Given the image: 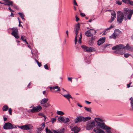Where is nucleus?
Returning <instances> with one entry per match:
<instances>
[{
  "label": "nucleus",
  "mask_w": 133,
  "mask_h": 133,
  "mask_svg": "<svg viewBox=\"0 0 133 133\" xmlns=\"http://www.w3.org/2000/svg\"><path fill=\"white\" fill-rule=\"evenodd\" d=\"M113 50H115V53L123 55L124 53L122 50L124 49L126 50H129L131 51H133V45L130 46L128 44L125 46L122 44L117 45L112 48Z\"/></svg>",
  "instance_id": "nucleus-1"
},
{
  "label": "nucleus",
  "mask_w": 133,
  "mask_h": 133,
  "mask_svg": "<svg viewBox=\"0 0 133 133\" xmlns=\"http://www.w3.org/2000/svg\"><path fill=\"white\" fill-rule=\"evenodd\" d=\"M96 125L98 127L95 128L94 129V131L96 133H105V131H104L99 128L98 127L103 129H108L107 128V126L102 122L98 123V124H97Z\"/></svg>",
  "instance_id": "nucleus-2"
},
{
  "label": "nucleus",
  "mask_w": 133,
  "mask_h": 133,
  "mask_svg": "<svg viewBox=\"0 0 133 133\" xmlns=\"http://www.w3.org/2000/svg\"><path fill=\"white\" fill-rule=\"evenodd\" d=\"M96 125L98 127L95 128L94 129V131L96 133H105V131H104L99 128L98 127L103 129H108L107 128V126L102 122L98 123V124H97Z\"/></svg>",
  "instance_id": "nucleus-3"
},
{
  "label": "nucleus",
  "mask_w": 133,
  "mask_h": 133,
  "mask_svg": "<svg viewBox=\"0 0 133 133\" xmlns=\"http://www.w3.org/2000/svg\"><path fill=\"white\" fill-rule=\"evenodd\" d=\"M95 121L93 120H91L87 123L86 129L88 130H90L93 128L95 126Z\"/></svg>",
  "instance_id": "nucleus-4"
},
{
  "label": "nucleus",
  "mask_w": 133,
  "mask_h": 133,
  "mask_svg": "<svg viewBox=\"0 0 133 133\" xmlns=\"http://www.w3.org/2000/svg\"><path fill=\"white\" fill-rule=\"evenodd\" d=\"M80 24L79 23H78L76 25V27L74 28V32L76 34V36L75 37V44H76V43L77 41V35L78 33V32L80 29Z\"/></svg>",
  "instance_id": "nucleus-5"
},
{
  "label": "nucleus",
  "mask_w": 133,
  "mask_h": 133,
  "mask_svg": "<svg viewBox=\"0 0 133 133\" xmlns=\"http://www.w3.org/2000/svg\"><path fill=\"white\" fill-rule=\"evenodd\" d=\"M16 128L15 125H13L12 124L9 122L5 123L3 126V128L4 129H12Z\"/></svg>",
  "instance_id": "nucleus-6"
},
{
  "label": "nucleus",
  "mask_w": 133,
  "mask_h": 133,
  "mask_svg": "<svg viewBox=\"0 0 133 133\" xmlns=\"http://www.w3.org/2000/svg\"><path fill=\"white\" fill-rule=\"evenodd\" d=\"M18 127L23 130H31L33 126L31 124H27L23 125L18 126Z\"/></svg>",
  "instance_id": "nucleus-7"
},
{
  "label": "nucleus",
  "mask_w": 133,
  "mask_h": 133,
  "mask_svg": "<svg viewBox=\"0 0 133 133\" xmlns=\"http://www.w3.org/2000/svg\"><path fill=\"white\" fill-rule=\"evenodd\" d=\"M81 48L83 49L84 51L90 52L95 51V49L92 47H88L85 45H82Z\"/></svg>",
  "instance_id": "nucleus-8"
},
{
  "label": "nucleus",
  "mask_w": 133,
  "mask_h": 133,
  "mask_svg": "<svg viewBox=\"0 0 133 133\" xmlns=\"http://www.w3.org/2000/svg\"><path fill=\"white\" fill-rule=\"evenodd\" d=\"M96 32V30L93 29H90L86 32L85 34L87 37H89L93 36Z\"/></svg>",
  "instance_id": "nucleus-9"
},
{
  "label": "nucleus",
  "mask_w": 133,
  "mask_h": 133,
  "mask_svg": "<svg viewBox=\"0 0 133 133\" xmlns=\"http://www.w3.org/2000/svg\"><path fill=\"white\" fill-rule=\"evenodd\" d=\"M124 13L127 17H131L133 13V10L130 9L126 8L124 9Z\"/></svg>",
  "instance_id": "nucleus-10"
},
{
  "label": "nucleus",
  "mask_w": 133,
  "mask_h": 133,
  "mask_svg": "<svg viewBox=\"0 0 133 133\" xmlns=\"http://www.w3.org/2000/svg\"><path fill=\"white\" fill-rule=\"evenodd\" d=\"M42 109V107L40 105H38L34 107L30 110V112L32 113L37 112L40 111Z\"/></svg>",
  "instance_id": "nucleus-11"
},
{
  "label": "nucleus",
  "mask_w": 133,
  "mask_h": 133,
  "mask_svg": "<svg viewBox=\"0 0 133 133\" xmlns=\"http://www.w3.org/2000/svg\"><path fill=\"white\" fill-rule=\"evenodd\" d=\"M70 128L71 131H74L72 132V133H77L81 129L80 128L77 126H75L73 127L70 126Z\"/></svg>",
  "instance_id": "nucleus-12"
},
{
  "label": "nucleus",
  "mask_w": 133,
  "mask_h": 133,
  "mask_svg": "<svg viewBox=\"0 0 133 133\" xmlns=\"http://www.w3.org/2000/svg\"><path fill=\"white\" fill-rule=\"evenodd\" d=\"M11 34L12 36L17 39H18L19 38V37L18 35V31L17 28H16L14 30H13Z\"/></svg>",
  "instance_id": "nucleus-13"
},
{
  "label": "nucleus",
  "mask_w": 133,
  "mask_h": 133,
  "mask_svg": "<svg viewBox=\"0 0 133 133\" xmlns=\"http://www.w3.org/2000/svg\"><path fill=\"white\" fill-rule=\"evenodd\" d=\"M105 40V37L101 38L99 39L97 41V45H100L101 44L104 43Z\"/></svg>",
  "instance_id": "nucleus-14"
},
{
  "label": "nucleus",
  "mask_w": 133,
  "mask_h": 133,
  "mask_svg": "<svg viewBox=\"0 0 133 133\" xmlns=\"http://www.w3.org/2000/svg\"><path fill=\"white\" fill-rule=\"evenodd\" d=\"M74 121L76 123L83 121V117L81 116L77 117L75 119Z\"/></svg>",
  "instance_id": "nucleus-15"
},
{
  "label": "nucleus",
  "mask_w": 133,
  "mask_h": 133,
  "mask_svg": "<svg viewBox=\"0 0 133 133\" xmlns=\"http://www.w3.org/2000/svg\"><path fill=\"white\" fill-rule=\"evenodd\" d=\"M114 27V26L113 25H111L109 27L105 29V30L103 31L102 33L103 34L102 35H105L107 33V30H109L111 28H113Z\"/></svg>",
  "instance_id": "nucleus-16"
},
{
  "label": "nucleus",
  "mask_w": 133,
  "mask_h": 133,
  "mask_svg": "<svg viewBox=\"0 0 133 133\" xmlns=\"http://www.w3.org/2000/svg\"><path fill=\"white\" fill-rule=\"evenodd\" d=\"M45 124L44 123H42L40 127L38 128V130L39 131H41L43 129L45 126Z\"/></svg>",
  "instance_id": "nucleus-17"
},
{
  "label": "nucleus",
  "mask_w": 133,
  "mask_h": 133,
  "mask_svg": "<svg viewBox=\"0 0 133 133\" xmlns=\"http://www.w3.org/2000/svg\"><path fill=\"white\" fill-rule=\"evenodd\" d=\"M48 100V98H44L41 100L40 102L41 104H42V105H43V104L46 103L47 102Z\"/></svg>",
  "instance_id": "nucleus-18"
},
{
  "label": "nucleus",
  "mask_w": 133,
  "mask_h": 133,
  "mask_svg": "<svg viewBox=\"0 0 133 133\" xmlns=\"http://www.w3.org/2000/svg\"><path fill=\"white\" fill-rule=\"evenodd\" d=\"M5 2L7 3H5V4L6 5L9 6L10 5H12L13 4V2L10 1L9 0H5Z\"/></svg>",
  "instance_id": "nucleus-19"
},
{
  "label": "nucleus",
  "mask_w": 133,
  "mask_h": 133,
  "mask_svg": "<svg viewBox=\"0 0 133 133\" xmlns=\"http://www.w3.org/2000/svg\"><path fill=\"white\" fill-rule=\"evenodd\" d=\"M124 19V17H117V22L118 23H121Z\"/></svg>",
  "instance_id": "nucleus-20"
},
{
  "label": "nucleus",
  "mask_w": 133,
  "mask_h": 133,
  "mask_svg": "<svg viewBox=\"0 0 133 133\" xmlns=\"http://www.w3.org/2000/svg\"><path fill=\"white\" fill-rule=\"evenodd\" d=\"M58 120L60 122H64V118L63 117L60 116L58 118Z\"/></svg>",
  "instance_id": "nucleus-21"
},
{
  "label": "nucleus",
  "mask_w": 133,
  "mask_h": 133,
  "mask_svg": "<svg viewBox=\"0 0 133 133\" xmlns=\"http://www.w3.org/2000/svg\"><path fill=\"white\" fill-rule=\"evenodd\" d=\"M61 94L62 95V94ZM63 96L68 99H69L70 98H72V97L69 94L66 95H63Z\"/></svg>",
  "instance_id": "nucleus-22"
},
{
  "label": "nucleus",
  "mask_w": 133,
  "mask_h": 133,
  "mask_svg": "<svg viewBox=\"0 0 133 133\" xmlns=\"http://www.w3.org/2000/svg\"><path fill=\"white\" fill-rule=\"evenodd\" d=\"M130 104L131 108L130 110H133V97H131L130 99Z\"/></svg>",
  "instance_id": "nucleus-23"
},
{
  "label": "nucleus",
  "mask_w": 133,
  "mask_h": 133,
  "mask_svg": "<svg viewBox=\"0 0 133 133\" xmlns=\"http://www.w3.org/2000/svg\"><path fill=\"white\" fill-rule=\"evenodd\" d=\"M117 36L116 33L114 32L112 35L110 36L109 38L110 39H115L116 38Z\"/></svg>",
  "instance_id": "nucleus-24"
},
{
  "label": "nucleus",
  "mask_w": 133,
  "mask_h": 133,
  "mask_svg": "<svg viewBox=\"0 0 133 133\" xmlns=\"http://www.w3.org/2000/svg\"><path fill=\"white\" fill-rule=\"evenodd\" d=\"M117 17H124L123 13L121 11H118L117 12Z\"/></svg>",
  "instance_id": "nucleus-25"
},
{
  "label": "nucleus",
  "mask_w": 133,
  "mask_h": 133,
  "mask_svg": "<svg viewBox=\"0 0 133 133\" xmlns=\"http://www.w3.org/2000/svg\"><path fill=\"white\" fill-rule=\"evenodd\" d=\"M95 121L98 124V123H100L102 122V120L99 118H95Z\"/></svg>",
  "instance_id": "nucleus-26"
},
{
  "label": "nucleus",
  "mask_w": 133,
  "mask_h": 133,
  "mask_svg": "<svg viewBox=\"0 0 133 133\" xmlns=\"http://www.w3.org/2000/svg\"><path fill=\"white\" fill-rule=\"evenodd\" d=\"M91 119V117H87L84 118L83 117V122H85Z\"/></svg>",
  "instance_id": "nucleus-27"
},
{
  "label": "nucleus",
  "mask_w": 133,
  "mask_h": 133,
  "mask_svg": "<svg viewBox=\"0 0 133 133\" xmlns=\"http://www.w3.org/2000/svg\"><path fill=\"white\" fill-rule=\"evenodd\" d=\"M2 109L3 111H6L8 110L9 107L7 105H5L3 107Z\"/></svg>",
  "instance_id": "nucleus-28"
},
{
  "label": "nucleus",
  "mask_w": 133,
  "mask_h": 133,
  "mask_svg": "<svg viewBox=\"0 0 133 133\" xmlns=\"http://www.w3.org/2000/svg\"><path fill=\"white\" fill-rule=\"evenodd\" d=\"M56 89H57L56 90V91H60L61 90L60 88L58 86L53 87V90H55Z\"/></svg>",
  "instance_id": "nucleus-29"
},
{
  "label": "nucleus",
  "mask_w": 133,
  "mask_h": 133,
  "mask_svg": "<svg viewBox=\"0 0 133 133\" xmlns=\"http://www.w3.org/2000/svg\"><path fill=\"white\" fill-rule=\"evenodd\" d=\"M57 114L58 115L61 116H63L64 114V113L63 112L59 111H57Z\"/></svg>",
  "instance_id": "nucleus-30"
},
{
  "label": "nucleus",
  "mask_w": 133,
  "mask_h": 133,
  "mask_svg": "<svg viewBox=\"0 0 133 133\" xmlns=\"http://www.w3.org/2000/svg\"><path fill=\"white\" fill-rule=\"evenodd\" d=\"M45 131L46 133H53L47 127L45 128Z\"/></svg>",
  "instance_id": "nucleus-31"
},
{
  "label": "nucleus",
  "mask_w": 133,
  "mask_h": 133,
  "mask_svg": "<svg viewBox=\"0 0 133 133\" xmlns=\"http://www.w3.org/2000/svg\"><path fill=\"white\" fill-rule=\"evenodd\" d=\"M50 106V105L48 103H45L42 105L43 107L47 108L49 107Z\"/></svg>",
  "instance_id": "nucleus-32"
},
{
  "label": "nucleus",
  "mask_w": 133,
  "mask_h": 133,
  "mask_svg": "<svg viewBox=\"0 0 133 133\" xmlns=\"http://www.w3.org/2000/svg\"><path fill=\"white\" fill-rule=\"evenodd\" d=\"M84 108L88 112H91V108H87L86 107H84Z\"/></svg>",
  "instance_id": "nucleus-33"
},
{
  "label": "nucleus",
  "mask_w": 133,
  "mask_h": 133,
  "mask_svg": "<svg viewBox=\"0 0 133 133\" xmlns=\"http://www.w3.org/2000/svg\"><path fill=\"white\" fill-rule=\"evenodd\" d=\"M80 36L79 37V39L78 43H81V39L82 37V34L81 33H80Z\"/></svg>",
  "instance_id": "nucleus-34"
},
{
  "label": "nucleus",
  "mask_w": 133,
  "mask_h": 133,
  "mask_svg": "<svg viewBox=\"0 0 133 133\" xmlns=\"http://www.w3.org/2000/svg\"><path fill=\"white\" fill-rule=\"evenodd\" d=\"M58 131L59 133H63L64 132V129L63 128L62 129H58Z\"/></svg>",
  "instance_id": "nucleus-35"
},
{
  "label": "nucleus",
  "mask_w": 133,
  "mask_h": 133,
  "mask_svg": "<svg viewBox=\"0 0 133 133\" xmlns=\"http://www.w3.org/2000/svg\"><path fill=\"white\" fill-rule=\"evenodd\" d=\"M111 15L112 17H116V13L114 11H111Z\"/></svg>",
  "instance_id": "nucleus-36"
},
{
  "label": "nucleus",
  "mask_w": 133,
  "mask_h": 133,
  "mask_svg": "<svg viewBox=\"0 0 133 133\" xmlns=\"http://www.w3.org/2000/svg\"><path fill=\"white\" fill-rule=\"evenodd\" d=\"M21 39L23 41H25L26 40V37L25 36H22L21 37Z\"/></svg>",
  "instance_id": "nucleus-37"
},
{
  "label": "nucleus",
  "mask_w": 133,
  "mask_h": 133,
  "mask_svg": "<svg viewBox=\"0 0 133 133\" xmlns=\"http://www.w3.org/2000/svg\"><path fill=\"white\" fill-rule=\"evenodd\" d=\"M128 88H129L133 86V82L130 83L129 84H127Z\"/></svg>",
  "instance_id": "nucleus-38"
},
{
  "label": "nucleus",
  "mask_w": 133,
  "mask_h": 133,
  "mask_svg": "<svg viewBox=\"0 0 133 133\" xmlns=\"http://www.w3.org/2000/svg\"><path fill=\"white\" fill-rule=\"evenodd\" d=\"M115 17H111L110 19L109 20L108 22L109 23H111L115 19Z\"/></svg>",
  "instance_id": "nucleus-39"
},
{
  "label": "nucleus",
  "mask_w": 133,
  "mask_h": 133,
  "mask_svg": "<svg viewBox=\"0 0 133 133\" xmlns=\"http://www.w3.org/2000/svg\"><path fill=\"white\" fill-rule=\"evenodd\" d=\"M131 55L129 53H126L124 55V56L125 58H127L128 57Z\"/></svg>",
  "instance_id": "nucleus-40"
},
{
  "label": "nucleus",
  "mask_w": 133,
  "mask_h": 133,
  "mask_svg": "<svg viewBox=\"0 0 133 133\" xmlns=\"http://www.w3.org/2000/svg\"><path fill=\"white\" fill-rule=\"evenodd\" d=\"M64 119V123H65L68 122L70 121V120L68 118H65Z\"/></svg>",
  "instance_id": "nucleus-41"
},
{
  "label": "nucleus",
  "mask_w": 133,
  "mask_h": 133,
  "mask_svg": "<svg viewBox=\"0 0 133 133\" xmlns=\"http://www.w3.org/2000/svg\"><path fill=\"white\" fill-rule=\"evenodd\" d=\"M130 0H122V2L128 4Z\"/></svg>",
  "instance_id": "nucleus-42"
},
{
  "label": "nucleus",
  "mask_w": 133,
  "mask_h": 133,
  "mask_svg": "<svg viewBox=\"0 0 133 133\" xmlns=\"http://www.w3.org/2000/svg\"><path fill=\"white\" fill-rule=\"evenodd\" d=\"M130 0H122V2L128 4Z\"/></svg>",
  "instance_id": "nucleus-43"
},
{
  "label": "nucleus",
  "mask_w": 133,
  "mask_h": 133,
  "mask_svg": "<svg viewBox=\"0 0 133 133\" xmlns=\"http://www.w3.org/2000/svg\"><path fill=\"white\" fill-rule=\"evenodd\" d=\"M51 119V121L52 122V123H53L54 122H55L56 121V118H52Z\"/></svg>",
  "instance_id": "nucleus-44"
},
{
  "label": "nucleus",
  "mask_w": 133,
  "mask_h": 133,
  "mask_svg": "<svg viewBox=\"0 0 133 133\" xmlns=\"http://www.w3.org/2000/svg\"><path fill=\"white\" fill-rule=\"evenodd\" d=\"M116 3L119 5H121L122 4V2L120 1H118L116 2Z\"/></svg>",
  "instance_id": "nucleus-45"
},
{
  "label": "nucleus",
  "mask_w": 133,
  "mask_h": 133,
  "mask_svg": "<svg viewBox=\"0 0 133 133\" xmlns=\"http://www.w3.org/2000/svg\"><path fill=\"white\" fill-rule=\"evenodd\" d=\"M128 4L132 6H133V1L130 0Z\"/></svg>",
  "instance_id": "nucleus-46"
},
{
  "label": "nucleus",
  "mask_w": 133,
  "mask_h": 133,
  "mask_svg": "<svg viewBox=\"0 0 133 133\" xmlns=\"http://www.w3.org/2000/svg\"><path fill=\"white\" fill-rule=\"evenodd\" d=\"M9 114L10 115H12V110L11 108H10L9 109Z\"/></svg>",
  "instance_id": "nucleus-47"
},
{
  "label": "nucleus",
  "mask_w": 133,
  "mask_h": 133,
  "mask_svg": "<svg viewBox=\"0 0 133 133\" xmlns=\"http://www.w3.org/2000/svg\"><path fill=\"white\" fill-rule=\"evenodd\" d=\"M18 14L20 17H24V14L22 13L19 12L18 13Z\"/></svg>",
  "instance_id": "nucleus-48"
},
{
  "label": "nucleus",
  "mask_w": 133,
  "mask_h": 133,
  "mask_svg": "<svg viewBox=\"0 0 133 133\" xmlns=\"http://www.w3.org/2000/svg\"><path fill=\"white\" fill-rule=\"evenodd\" d=\"M38 115L39 116H41L43 117H44V115L43 113H39L38 114Z\"/></svg>",
  "instance_id": "nucleus-49"
},
{
  "label": "nucleus",
  "mask_w": 133,
  "mask_h": 133,
  "mask_svg": "<svg viewBox=\"0 0 133 133\" xmlns=\"http://www.w3.org/2000/svg\"><path fill=\"white\" fill-rule=\"evenodd\" d=\"M52 131L54 133H59V132H58V129L55 130H53Z\"/></svg>",
  "instance_id": "nucleus-50"
},
{
  "label": "nucleus",
  "mask_w": 133,
  "mask_h": 133,
  "mask_svg": "<svg viewBox=\"0 0 133 133\" xmlns=\"http://www.w3.org/2000/svg\"><path fill=\"white\" fill-rule=\"evenodd\" d=\"M18 20L19 22V25H18L19 26H22V27H23L22 26V25H21V24H20V23H21L22 22H20V21H19V17H18Z\"/></svg>",
  "instance_id": "nucleus-51"
},
{
  "label": "nucleus",
  "mask_w": 133,
  "mask_h": 133,
  "mask_svg": "<svg viewBox=\"0 0 133 133\" xmlns=\"http://www.w3.org/2000/svg\"><path fill=\"white\" fill-rule=\"evenodd\" d=\"M44 67L45 69H48V67L47 64H46L44 65Z\"/></svg>",
  "instance_id": "nucleus-52"
},
{
  "label": "nucleus",
  "mask_w": 133,
  "mask_h": 133,
  "mask_svg": "<svg viewBox=\"0 0 133 133\" xmlns=\"http://www.w3.org/2000/svg\"><path fill=\"white\" fill-rule=\"evenodd\" d=\"M72 78L71 77H68V80L69 81H70L71 83L72 82Z\"/></svg>",
  "instance_id": "nucleus-53"
},
{
  "label": "nucleus",
  "mask_w": 133,
  "mask_h": 133,
  "mask_svg": "<svg viewBox=\"0 0 133 133\" xmlns=\"http://www.w3.org/2000/svg\"><path fill=\"white\" fill-rule=\"evenodd\" d=\"M73 3L74 5H75L76 6H77V3H76L75 0H74Z\"/></svg>",
  "instance_id": "nucleus-54"
},
{
  "label": "nucleus",
  "mask_w": 133,
  "mask_h": 133,
  "mask_svg": "<svg viewBox=\"0 0 133 133\" xmlns=\"http://www.w3.org/2000/svg\"><path fill=\"white\" fill-rule=\"evenodd\" d=\"M37 64L39 67H41L42 65L41 63L39 62L38 63H37Z\"/></svg>",
  "instance_id": "nucleus-55"
},
{
  "label": "nucleus",
  "mask_w": 133,
  "mask_h": 133,
  "mask_svg": "<svg viewBox=\"0 0 133 133\" xmlns=\"http://www.w3.org/2000/svg\"><path fill=\"white\" fill-rule=\"evenodd\" d=\"M85 102L86 103H87L88 104H90L91 103L90 102H89L88 101H85Z\"/></svg>",
  "instance_id": "nucleus-56"
},
{
  "label": "nucleus",
  "mask_w": 133,
  "mask_h": 133,
  "mask_svg": "<svg viewBox=\"0 0 133 133\" xmlns=\"http://www.w3.org/2000/svg\"><path fill=\"white\" fill-rule=\"evenodd\" d=\"M95 19H90L89 20V22H91L93 20H94Z\"/></svg>",
  "instance_id": "nucleus-57"
},
{
  "label": "nucleus",
  "mask_w": 133,
  "mask_h": 133,
  "mask_svg": "<svg viewBox=\"0 0 133 133\" xmlns=\"http://www.w3.org/2000/svg\"><path fill=\"white\" fill-rule=\"evenodd\" d=\"M82 16H85L84 14L83 13H81L80 14Z\"/></svg>",
  "instance_id": "nucleus-58"
},
{
  "label": "nucleus",
  "mask_w": 133,
  "mask_h": 133,
  "mask_svg": "<svg viewBox=\"0 0 133 133\" xmlns=\"http://www.w3.org/2000/svg\"><path fill=\"white\" fill-rule=\"evenodd\" d=\"M76 21L77 22L79 20V18L78 17H76Z\"/></svg>",
  "instance_id": "nucleus-59"
},
{
  "label": "nucleus",
  "mask_w": 133,
  "mask_h": 133,
  "mask_svg": "<svg viewBox=\"0 0 133 133\" xmlns=\"http://www.w3.org/2000/svg\"><path fill=\"white\" fill-rule=\"evenodd\" d=\"M63 90V92H68V91H66V90H65L63 88H61Z\"/></svg>",
  "instance_id": "nucleus-60"
},
{
  "label": "nucleus",
  "mask_w": 133,
  "mask_h": 133,
  "mask_svg": "<svg viewBox=\"0 0 133 133\" xmlns=\"http://www.w3.org/2000/svg\"><path fill=\"white\" fill-rule=\"evenodd\" d=\"M77 105L79 107H82V105H80L79 103H78L77 104Z\"/></svg>",
  "instance_id": "nucleus-61"
},
{
  "label": "nucleus",
  "mask_w": 133,
  "mask_h": 133,
  "mask_svg": "<svg viewBox=\"0 0 133 133\" xmlns=\"http://www.w3.org/2000/svg\"><path fill=\"white\" fill-rule=\"evenodd\" d=\"M85 62L87 64H89L90 63V61L89 60L88 61H86V60Z\"/></svg>",
  "instance_id": "nucleus-62"
},
{
  "label": "nucleus",
  "mask_w": 133,
  "mask_h": 133,
  "mask_svg": "<svg viewBox=\"0 0 133 133\" xmlns=\"http://www.w3.org/2000/svg\"><path fill=\"white\" fill-rule=\"evenodd\" d=\"M66 33L67 35V37H68V30L66 31Z\"/></svg>",
  "instance_id": "nucleus-63"
},
{
  "label": "nucleus",
  "mask_w": 133,
  "mask_h": 133,
  "mask_svg": "<svg viewBox=\"0 0 133 133\" xmlns=\"http://www.w3.org/2000/svg\"><path fill=\"white\" fill-rule=\"evenodd\" d=\"M7 120V118H6L5 117H4V121H6Z\"/></svg>",
  "instance_id": "nucleus-64"
}]
</instances>
